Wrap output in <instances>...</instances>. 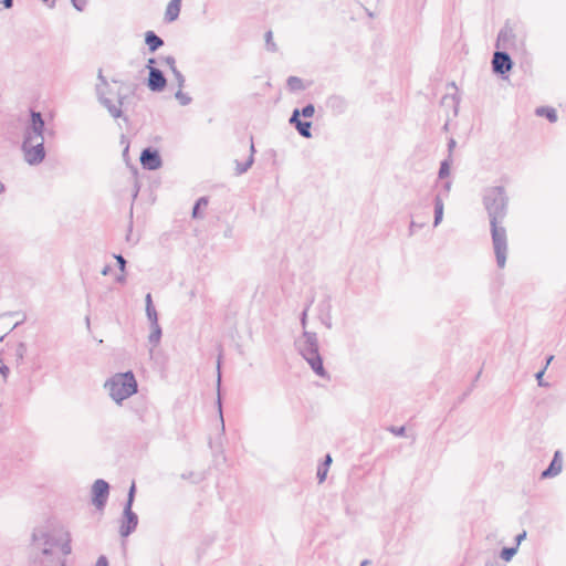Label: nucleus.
Segmentation results:
<instances>
[{
  "mask_svg": "<svg viewBox=\"0 0 566 566\" xmlns=\"http://www.w3.org/2000/svg\"><path fill=\"white\" fill-rule=\"evenodd\" d=\"M450 188H451V181H446L443 184V190L448 193L450 191Z\"/></svg>",
  "mask_w": 566,
  "mask_h": 566,
  "instance_id": "obj_56",
  "label": "nucleus"
},
{
  "mask_svg": "<svg viewBox=\"0 0 566 566\" xmlns=\"http://www.w3.org/2000/svg\"><path fill=\"white\" fill-rule=\"evenodd\" d=\"M95 566H108V559L106 556L104 555H101L97 560H96V564Z\"/></svg>",
  "mask_w": 566,
  "mask_h": 566,
  "instance_id": "obj_44",
  "label": "nucleus"
},
{
  "mask_svg": "<svg viewBox=\"0 0 566 566\" xmlns=\"http://www.w3.org/2000/svg\"><path fill=\"white\" fill-rule=\"evenodd\" d=\"M139 189H140L139 182H138L137 179H135V181H134V191H133V199L134 200L137 198Z\"/></svg>",
  "mask_w": 566,
  "mask_h": 566,
  "instance_id": "obj_49",
  "label": "nucleus"
},
{
  "mask_svg": "<svg viewBox=\"0 0 566 566\" xmlns=\"http://www.w3.org/2000/svg\"><path fill=\"white\" fill-rule=\"evenodd\" d=\"M128 153V146H126V148L124 149V156Z\"/></svg>",
  "mask_w": 566,
  "mask_h": 566,
  "instance_id": "obj_62",
  "label": "nucleus"
},
{
  "mask_svg": "<svg viewBox=\"0 0 566 566\" xmlns=\"http://www.w3.org/2000/svg\"><path fill=\"white\" fill-rule=\"evenodd\" d=\"M145 43L148 46V51L155 53L164 45V40L156 32L147 31L145 33Z\"/></svg>",
  "mask_w": 566,
  "mask_h": 566,
  "instance_id": "obj_15",
  "label": "nucleus"
},
{
  "mask_svg": "<svg viewBox=\"0 0 566 566\" xmlns=\"http://www.w3.org/2000/svg\"><path fill=\"white\" fill-rule=\"evenodd\" d=\"M264 39H265L266 50L271 51V52H276L277 51V45L273 41V32L271 30L265 32Z\"/></svg>",
  "mask_w": 566,
  "mask_h": 566,
  "instance_id": "obj_30",
  "label": "nucleus"
},
{
  "mask_svg": "<svg viewBox=\"0 0 566 566\" xmlns=\"http://www.w3.org/2000/svg\"><path fill=\"white\" fill-rule=\"evenodd\" d=\"M295 347L317 376L322 378H329L328 373L324 368L323 358L318 350V338L316 333L303 331L302 336L295 340Z\"/></svg>",
  "mask_w": 566,
  "mask_h": 566,
  "instance_id": "obj_4",
  "label": "nucleus"
},
{
  "mask_svg": "<svg viewBox=\"0 0 566 566\" xmlns=\"http://www.w3.org/2000/svg\"><path fill=\"white\" fill-rule=\"evenodd\" d=\"M467 395H468L467 392L464 395H462V397L460 398V401H463L464 398L467 397Z\"/></svg>",
  "mask_w": 566,
  "mask_h": 566,
  "instance_id": "obj_60",
  "label": "nucleus"
},
{
  "mask_svg": "<svg viewBox=\"0 0 566 566\" xmlns=\"http://www.w3.org/2000/svg\"><path fill=\"white\" fill-rule=\"evenodd\" d=\"M116 93H120L119 91H114L111 85L108 84V88H106V96L109 97L112 101L113 98L112 97H115L117 99V94Z\"/></svg>",
  "mask_w": 566,
  "mask_h": 566,
  "instance_id": "obj_46",
  "label": "nucleus"
},
{
  "mask_svg": "<svg viewBox=\"0 0 566 566\" xmlns=\"http://www.w3.org/2000/svg\"><path fill=\"white\" fill-rule=\"evenodd\" d=\"M0 373L3 376V378L6 379L8 377V374H9V367L6 366V365L0 366Z\"/></svg>",
  "mask_w": 566,
  "mask_h": 566,
  "instance_id": "obj_50",
  "label": "nucleus"
},
{
  "mask_svg": "<svg viewBox=\"0 0 566 566\" xmlns=\"http://www.w3.org/2000/svg\"><path fill=\"white\" fill-rule=\"evenodd\" d=\"M180 9L181 0H171L166 8L165 21L169 23L176 21L180 14Z\"/></svg>",
  "mask_w": 566,
  "mask_h": 566,
  "instance_id": "obj_16",
  "label": "nucleus"
},
{
  "mask_svg": "<svg viewBox=\"0 0 566 566\" xmlns=\"http://www.w3.org/2000/svg\"><path fill=\"white\" fill-rule=\"evenodd\" d=\"M6 188L4 185L0 181V193L4 192Z\"/></svg>",
  "mask_w": 566,
  "mask_h": 566,
  "instance_id": "obj_59",
  "label": "nucleus"
},
{
  "mask_svg": "<svg viewBox=\"0 0 566 566\" xmlns=\"http://www.w3.org/2000/svg\"><path fill=\"white\" fill-rule=\"evenodd\" d=\"M175 97L182 106L189 105L192 101L188 94L182 92V88H178V91L175 93Z\"/></svg>",
  "mask_w": 566,
  "mask_h": 566,
  "instance_id": "obj_29",
  "label": "nucleus"
},
{
  "mask_svg": "<svg viewBox=\"0 0 566 566\" xmlns=\"http://www.w3.org/2000/svg\"><path fill=\"white\" fill-rule=\"evenodd\" d=\"M332 457L331 454H326L324 458V461L318 465L316 476L319 483L324 482L326 480L328 468L332 463Z\"/></svg>",
  "mask_w": 566,
  "mask_h": 566,
  "instance_id": "obj_19",
  "label": "nucleus"
},
{
  "mask_svg": "<svg viewBox=\"0 0 566 566\" xmlns=\"http://www.w3.org/2000/svg\"><path fill=\"white\" fill-rule=\"evenodd\" d=\"M371 562L369 559H364L361 563H360V566H367L369 565Z\"/></svg>",
  "mask_w": 566,
  "mask_h": 566,
  "instance_id": "obj_58",
  "label": "nucleus"
},
{
  "mask_svg": "<svg viewBox=\"0 0 566 566\" xmlns=\"http://www.w3.org/2000/svg\"><path fill=\"white\" fill-rule=\"evenodd\" d=\"M135 494H136V485H135V482H133L130 488H129V490H128V494H127V499H126V502L124 504V507L133 509V504H134V501H135Z\"/></svg>",
  "mask_w": 566,
  "mask_h": 566,
  "instance_id": "obj_31",
  "label": "nucleus"
},
{
  "mask_svg": "<svg viewBox=\"0 0 566 566\" xmlns=\"http://www.w3.org/2000/svg\"><path fill=\"white\" fill-rule=\"evenodd\" d=\"M111 271H112V266L111 265H105L101 273L103 275H108L111 273Z\"/></svg>",
  "mask_w": 566,
  "mask_h": 566,
  "instance_id": "obj_54",
  "label": "nucleus"
},
{
  "mask_svg": "<svg viewBox=\"0 0 566 566\" xmlns=\"http://www.w3.org/2000/svg\"><path fill=\"white\" fill-rule=\"evenodd\" d=\"M208 202H209V200L207 197H200L199 199H197V201L193 205L192 212H191V216L193 219L202 218L201 209L206 208L208 206Z\"/></svg>",
  "mask_w": 566,
  "mask_h": 566,
  "instance_id": "obj_21",
  "label": "nucleus"
},
{
  "mask_svg": "<svg viewBox=\"0 0 566 566\" xmlns=\"http://www.w3.org/2000/svg\"><path fill=\"white\" fill-rule=\"evenodd\" d=\"M562 452L557 450L555 451L554 457L548 467L544 471H542L541 479H549L558 475L562 472Z\"/></svg>",
  "mask_w": 566,
  "mask_h": 566,
  "instance_id": "obj_14",
  "label": "nucleus"
},
{
  "mask_svg": "<svg viewBox=\"0 0 566 566\" xmlns=\"http://www.w3.org/2000/svg\"><path fill=\"white\" fill-rule=\"evenodd\" d=\"M416 228V223L411 221L410 229Z\"/></svg>",
  "mask_w": 566,
  "mask_h": 566,
  "instance_id": "obj_61",
  "label": "nucleus"
},
{
  "mask_svg": "<svg viewBox=\"0 0 566 566\" xmlns=\"http://www.w3.org/2000/svg\"><path fill=\"white\" fill-rule=\"evenodd\" d=\"M483 205L488 212L491 227L493 249L499 268H504L507 254V234L502 226L507 214L509 197L503 186L486 188L483 195Z\"/></svg>",
  "mask_w": 566,
  "mask_h": 566,
  "instance_id": "obj_2",
  "label": "nucleus"
},
{
  "mask_svg": "<svg viewBox=\"0 0 566 566\" xmlns=\"http://www.w3.org/2000/svg\"><path fill=\"white\" fill-rule=\"evenodd\" d=\"M44 129L45 122L40 112L30 109V120L24 128L23 142L21 149L24 160L30 166L41 164L46 155L44 147Z\"/></svg>",
  "mask_w": 566,
  "mask_h": 566,
  "instance_id": "obj_3",
  "label": "nucleus"
},
{
  "mask_svg": "<svg viewBox=\"0 0 566 566\" xmlns=\"http://www.w3.org/2000/svg\"><path fill=\"white\" fill-rule=\"evenodd\" d=\"M457 143L453 138H450L449 142H448V156H450V158H452V151L455 147Z\"/></svg>",
  "mask_w": 566,
  "mask_h": 566,
  "instance_id": "obj_45",
  "label": "nucleus"
},
{
  "mask_svg": "<svg viewBox=\"0 0 566 566\" xmlns=\"http://www.w3.org/2000/svg\"><path fill=\"white\" fill-rule=\"evenodd\" d=\"M331 302H326V313L319 314L321 322L327 327L332 328V316H331Z\"/></svg>",
  "mask_w": 566,
  "mask_h": 566,
  "instance_id": "obj_27",
  "label": "nucleus"
},
{
  "mask_svg": "<svg viewBox=\"0 0 566 566\" xmlns=\"http://www.w3.org/2000/svg\"><path fill=\"white\" fill-rule=\"evenodd\" d=\"M160 63L166 64L170 71H174V67H176V60L172 55L159 57Z\"/></svg>",
  "mask_w": 566,
  "mask_h": 566,
  "instance_id": "obj_35",
  "label": "nucleus"
},
{
  "mask_svg": "<svg viewBox=\"0 0 566 566\" xmlns=\"http://www.w3.org/2000/svg\"><path fill=\"white\" fill-rule=\"evenodd\" d=\"M157 59L156 57H149L146 63V69L148 70V73L151 72L153 69L156 67Z\"/></svg>",
  "mask_w": 566,
  "mask_h": 566,
  "instance_id": "obj_42",
  "label": "nucleus"
},
{
  "mask_svg": "<svg viewBox=\"0 0 566 566\" xmlns=\"http://www.w3.org/2000/svg\"><path fill=\"white\" fill-rule=\"evenodd\" d=\"M544 374H545V368L541 369L539 371H537L535 374V378L537 380V384L541 387H547L548 386V384L543 380Z\"/></svg>",
  "mask_w": 566,
  "mask_h": 566,
  "instance_id": "obj_39",
  "label": "nucleus"
},
{
  "mask_svg": "<svg viewBox=\"0 0 566 566\" xmlns=\"http://www.w3.org/2000/svg\"><path fill=\"white\" fill-rule=\"evenodd\" d=\"M114 259L116 260L117 266L122 273L126 270V260L122 254H114Z\"/></svg>",
  "mask_w": 566,
  "mask_h": 566,
  "instance_id": "obj_36",
  "label": "nucleus"
},
{
  "mask_svg": "<svg viewBox=\"0 0 566 566\" xmlns=\"http://www.w3.org/2000/svg\"><path fill=\"white\" fill-rule=\"evenodd\" d=\"M104 387L108 390L109 397L118 405L138 390V384L132 370L113 375L105 381Z\"/></svg>",
  "mask_w": 566,
  "mask_h": 566,
  "instance_id": "obj_5",
  "label": "nucleus"
},
{
  "mask_svg": "<svg viewBox=\"0 0 566 566\" xmlns=\"http://www.w3.org/2000/svg\"><path fill=\"white\" fill-rule=\"evenodd\" d=\"M286 85L290 91L296 92V91H303L305 88L303 84V80L297 76H290L286 80Z\"/></svg>",
  "mask_w": 566,
  "mask_h": 566,
  "instance_id": "obj_23",
  "label": "nucleus"
},
{
  "mask_svg": "<svg viewBox=\"0 0 566 566\" xmlns=\"http://www.w3.org/2000/svg\"><path fill=\"white\" fill-rule=\"evenodd\" d=\"M289 123L296 129L300 136L304 138L312 137V122L302 120L298 118V108H294Z\"/></svg>",
  "mask_w": 566,
  "mask_h": 566,
  "instance_id": "obj_13",
  "label": "nucleus"
},
{
  "mask_svg": "<svg viewBox=\"0 0 566 566\" xmlns=\"http://www.w3.org/2000/svg\"><path fill=\"white\" fill-rule=\"evenodd\" d=\"M250 151H251V154H250L249 158L244 163H240L238 160L235 161L237 163L235 175L240 176V175L245 174L251 168V166L253 165V163H254V153H255V148H254L253 142H251Z\"/></svg>",
  "mask_w": 566,
  "mask_h": 566,
  "instance_id": "obj_17",
  "label": "nucleus"
},
{
  "mask_svg": "<svg viewBox=\"0 0 566 566\" xmlns=\"http://www.w3.org/2000/svg\"><path fill=\"white\" fill-rule=\"evenodd\" d=\"M55 6V0H52V3L50 4V7H54Z\"/></svg>",
  "mask_w": 566,
  "mask_h": 566,
  "instance_id": "obj_63",
  "label": "nucleus"
},
{
  "mask_svg": "<svg viewBox=\"0 0 566 566\" xmlns=\"http://www.w3.org/2000/svg\"><path fill=\"white\" fill-rule=\"evenodd\" d=\"M553 359H554V356H553V355H551V356H548V357L546 358V364H545V366H544V368H545V369L547 368V366L551 364V361H552Z\"/></svg>",
  "mask_w": 566,
  "mask_h": 566,
  "instance_id": "obj_57",
  "label": "nucleus"
},
{
  "mask_svg": "<svg viewBox=\"0 0 566 566\" xmlns=\"http://www.w3.org/2000/svg\"><path fill=\"white\" fill-rule=\"evenodd\" d=\"M325 106L333 115L338 116L346 112L348 102L344 96L333 94L326 98Z\"/></svg>",
  "mask_w": 566,
  "mask_h": 566,
  "instance_id": "obj_12",
  "label": "nucleus"
},
{
  "mask_svg": "<svg viewBox=\"0 0 566 566\" xmlns=\"http://www.w3.org/2000/svg\"><path fill=\"white\" fill-rule=\"evenodd\" d=\"M307 310H308V306L305 307L304 311L301 314V325L303 326L304 329H305V326H306Z\"/></svg>",
  "mask_w": 566,
  "mask_h": 566,
  "instance_id": "obj_47",
  "label": "nucleus"
},
{
  "mask_svg": "<svg viewBox=\"0 0 566 566\" xmlns=\"http://www.w3.org/2000/svg\"><path fill=\"white\" fill-rule=\"evenodd\" d=\"M14 0H2L1 3L6 9H10L13 6Z\"/></svg>",
  "mask_w": 566,
  "mask_h": 566,
  "instance_id": "obj_53",
  "label": "nucleus"
},
{
  "mask_svg": "<svg viewBox=\"0 0 566 566\" xmlns=\"http://www.w3.org/2000/svg\"><path fill=\"white\" fill-rule=\"evenodd\" d=\"M513 61L510 54L505 51H495L492 57V71L505 77L506 74L512 70Z\"/></svg>",
  "mask_w": 566,
  "mask_h": 566,
  "instance_id": "obj_8",
  "label": "nucleus"
},
{
  "mask_svg": "<svg viewBox=\"0 0 566 566\" xmlns=\"http://www.w3.org/2000/svg\"><path fill=\"white\" fill-rule=\"evenodd\" d=\"M137 415H138V418L142 422H147L148 421V410L147 408L145 409H138L136 410Z\"/></svg>",
  "mask_w": 566,
  "mask_h": 566,
  "instance_id": "obj_40",
  "label": "nucleus"
},
{
  "mask_svg": "<svg viewBox=\"0 0 566 566\" xmlns=\"http://www.w3.org/2000/svg\"><path fill=\"white\" fill-rule=\"evenodd\" d=\"M434 206V217H433V227H438L443 219V200L440 195H437L433 199Z\"/></svg>",
  "mask_w": 566,
  "mask_h": 566,
  "instance_id": "obj_18",
  "label": "nucleus"
},
{
  "mask_svg": "<svg viewBox=\"0 0 566 566\" xmlns=\"http://www.w3.org/2000/svg\"><path fill=\"white\" fill-rule=\"evenodd\" d=\"M315 113V106L312 103L306 104L301 109L298 108V118L303 116L304 118H310Z\"/></svg>",
  "mask_w": 566,
  "mask_h": 566,
  "instance_id": "obj_28",
  "label": "nucleus"
},
{
  "mask_svg": "<svg viewBox=\"0 0 566 566\" xmlns=\"http://www.w3.org/2000/svg\"><path fill=\"white\" fill-rule=\"evenodd\" d=\"M139 189H140L139 182H138L137 179H135V181H134V191H133V199L134 200L137 198Z\"/></svg>",
  "mask_w": 566,
  "mask_h": 566,
  "instance_id": "obj_48",
  "label": "nucleus"
},
{
  "mask_svg": "<svg viewBox=\"0 0 566 566\" xmlns=\"http://www.w3.org/2000/svg\"><path fill=\"white\" fill-rule=\"evenodd\" d=\"M326 302H329V300H326L319 304L321 314L326 313Z\"/></svg>",
  "mask_w": 566,
  "mask_h": 566,
  "instance_id": "obj_55",
  "label": "nucleus"
},
{
  "mask_svg": "<svg viewBox=\"0 0 566 566\" xmlns=\"http://www.w3.org/2000/svg\"><path fill=\"white\" fill-rule=\"evenodd\" d=\"M145 303H146V306H154V303H153V298H151V294H150V293H147V294H146Z\"/></svg>",
  "mask_w": 566,
  "mask_h": 566,
  "instance_id": "obj_51",
  "label": "nucleus"
},
{
  "mask_svg": "<svg viewBox=\"0 0 566 566\" xmlns=\"http://www.w3.org/2000/svg\"><path fill=\"white\" fill-rule=\"evenodd\" d=\"M512 31L510 30H501L497 35V43L501 41H506L511 35Z\"/></svg>",
  "mask_w": 566,
  "mask_h": 566,
  "instance_id": "obj_41",
  "label": "nucleus"
},
{
  "mask_svg": "<svg viewBox=\"0 0 566 566\" xmlns=\"http://www.w3.org/2000/svg\"><path fill=\"white\" fill-rule=\"evenodd\" d=\"M147 87L155 93H160L167 87V78L160 69H153L146 78Z\"/></svg>",
  "mask_w": 566,
  "mask_h": 566,
  "instance_id": "obj_11",
  "label": "nucleus"
},
{
  "mask_svg": "<svg viewBox=\"0 0 566 566\" xmlns=\"http://www.w3.org/2000/svg\"><path fill=\"white\" fill-rule=\"evenodd\" d=\"M115 281L119 284H124L126 282V276L124 273L116 276Z\"/></svg>",
  "mask_w": 566,
  "mask_h": 566,
  "instance_id": "obj_52",
  "label": "nucleus"
},
{
  "mask_svg": "<svg viewBox=\"0 0 566 566\" xmlns=\"http://www.w3.org/2000/svg\"><path fill=\"white\" fill-rule=\"evenodd\" d=\"M139 159L143 168L147 170H157L163 165L159 151L153 147L143 149Z\"/></svg>",
  "mask_w": 566,
  "mask_h": 566,
  "instance_id": "obj_10",
  "label": "nucleus"
},
{
  "mask_svg": "<svg viewBox=\"0 0 566 566\" xmlns=\"http://www.w3.org/2000/svg\"><path fill=\"white\" fill-rule=\"evenodd\" d=\"M151 332L148 336L149 343L155 347L159 344L163 332L159 323L150 325Z\"/></svg>",
  "mask_w": 566,
  "mask_h": 566,
  "instance_id": "obj_22",
  "label": "nucleus"
},
{
  "mask_svg": "<svg viewBox=\"0 0 566 566\" xmlns=\"http://www.w3.org/2000/svg\"><path fill=\"white\" fill-rule=\"evenodd\" d=\"M451 164H452V158H450V156H448L446 159H443L440 163V168L438 171L439 179H444L450 175Z\"/></svg>",
  "mask_w": 566,
  "mask_h": 566,
  "instance_id": "obj_24",
  "label": "nucleus"
},
{
  "mask_svg": "<svg viewBox=\"0 0 566 566\" xmlns=\"http://www.w3.org/2000/svg\"><path fill=\"white\" fill-rule=\"evenodd\" d=\"M97 80H98V83L95 86V92H96V96H97V99L101 103V105L107 109L108 114L113 118H115V119L122 118L125 122H128L127 116H125L124 112H123V105H124V99L126 98V95H124L122 93H116L117 94V104H115L114 101H112L109 97L106 96V88H108V81L103 75L102 69L98 70Z\"/></svg>",
  "mask_w": 566,
  "mask_h": 566,
  "instance_id": "obj_6",
  "label": "nucleus"
},
{
  "mask_svg": "<svg viewBox=\"0 0 566 566\" xmlns=\"http://www.w3.org/2000/svg\"><path fill=\"white\" fill-rule=\"evenodd\" d=\"M25 354H27V345H25V343L20 342L17 345L15 354H14L17 361L22 363Z\"/></svg>",
  "mask_w": 566,
  "mask_h": 566,
  "instance_id": "obj_32",
  "label": "nucleus"
},
{
  "mask_svg": "<svg viewBox=\"0 0 566 566\" xmlns=\"http://www.w3.org/2000/svg\"><path fill=\"white\" fill-rule=\"evenodd\" d=\"M72 6L80 12L84 11L87 0H71Z\"/></svg>",
  "mask_w": 566,
  "mask_h": 566,
  "instance_id": "obj_38",
  "label": "nucleus"
},
{
  "mask_svg": "<svg viewBox=\"0 0 566 566\" xmlns=\"http://www.w3.org/2000/svg\"><path fill=\"white\" fill-rule=\"evenodd\" d=\"M220 384H221V373H220V361H219L218 363V399H217V405H218V410H219L221 429H222V431H224V420H223V415H222V402H221V397H220Z\"/></svg>",
  "mask_w": 566,
  "mask_h": 566,
  "instance_id": "obj_25",
  "label": "nucleus"
},
{
  "mask_svg": "<svg viewBox=\"0 0 566 566\" xmlns=\"http://www.w3.org/2000/svg\"><path fill=\"white\" fill-rule=\"evenodd\" d=\"M109 495V484L103 479H97L92 485V503L97 510H103Z\"/></svg>",
  "mask_w": 566,
  "mask_h": 566,
  "instance_id": "obj_7",
  "label": "nucleus"
},
{
  "mask_svg": "<svg viewBox=\"0 0 566 566\" xmlns=\"http://www.w3.org/2000/svg\"><path fill=\"white\" fill-rule=\"evenodd\" d=\"M138 525V515L130 507H124L119 521V534L122 537H128L134 533Z\"/></svg>",
  "mask_w": 566,
  "mask_h": 566,
  "instance_id": "obj_9",
  "label": "nucleus"
},
{
  "mask_svg": "<svg viewBox=\"0 0 566 566\" xmlns=\"http://www.w3.org/2000/svg\"><path fill=\"white\" fill-rule=\"evenodd\" d=\"M19 325H20V322L15 323V324H14V326H13V328H15V327H17V326H19Z\"/></svg>",
  "mask_w": 566,
  "mask_h": 566,
  "instance_id": "obj_64",
  "label": "nucleus"
},
{
  "mask_svg": "<svg viewBox=\"0 0 566 566\" xmlns=\"http://www.w3.org/2000/svg\"><path fill=\"white\" fill-rule=\"evenodd\" d=\"M30 547L32 566H66L71 535L63 528L39 526L32 532Z\"/></svg>",
  "mask_w": 566,
  "mask_h": 566,
  "instance_id": "obj_1",
  "label": "nucleus"
},
{
  "mask_svg": "<svg viewBox=\"0 0 566 566\" xmlns=\"http://www.w3.org/2000/svg\"><path fill=\"white\" fill-rule=\"evenodd\" d=\"M146 315L150 325L158 323V314L155 306H146Z\"/></svg>",
  "mask_w": 566,
  "mask_h": 566,
  "instance_id": "obj_33",
  "label": "nucleus"
},
{
  "mask_svg": "<svg viewBox=\"0 0 566 566\" xmlns=\"http://www.w3.org/2000/svg\"><path fill=\"white\" fill-rule=\"evenodd\" d=\"M388 431L397 437H403L406 433V428L403 426H401V427L390 426L388 428Z\"/></svg>",
  "mask_w": 566,
  "mask_h": 566,
  "instance_id": "obj_37",
  "label": "nucleus"
},
{
  "mask_svg": "<svg viewBox=\"0 0 566 566\" xmlns=\"http://www.w3.org/2000/svg\"><path fill=\"white\" fill-rule=\"evenodd\" d=\"M537 116L546 117L551 123H555L557 120V112L555 108L549 106H541L535 111Z\"/></svg>",
  "mask_w": 566,
  "mask_h": 566,
  "instance_id": "obj_20",
  "label": "nucleus"
},
{
  "mask_svg": "<svg viewBox=\"0 0 566 566\" xmlns=\"http://www.w3.org/2000/svg\"><path fill=\"white\" fill-rule=\"evenodd\" d=\"M526 531H523L522 533L517 534L515 536V546H520V544L522 543V541H524L526 538Z\"/></svg>",
  "mask_w": 566,
  "mask_h": 566,
  "instance_id": "obj_43",
  "label": "nucleus"
},
{
  "mask_svg": "<svg viewBox=\"0 0 566 566\" xmlns=\"http://www.w3.org/2000/svg\"><path fill=\"white\" fill-rule=\"evenodd\" d=\"M517 553V546L503 547L500 552V557L504 562H510Z\"/></svg>",
  "mask_w": 566,
  "mask_h": 566,
  "instance_id": "obj_26",
  "label": "nucleus"
},
{
  "mask_svg": "<svg viewBox=\"0 0 566 566\" xmlns=\"http://www.w3.org/2000/svg\"><path fill=\"white\" fill-rule=\"evenodd\" d=\"M171 73L177 82L178 88H182L186 83L184 74L177 67H174V71Z\"/></svg>",
  "mask_w": 566,
  "mask_h": 566,
  "instance_id": "obj_34",
  "label": "nucleus"
}]
</instances>
